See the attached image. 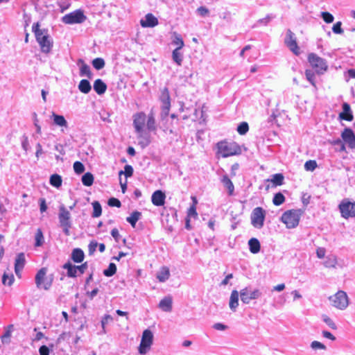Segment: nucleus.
<instances>
[{"instance_id":"obj_1","label":"nucleus","mask_w":355,"mask_h":355,"mask_svg":"<svg viewBox=\"0 0 355 355\" xmlns=\"http://www.w3.org/2000/svg\"><path fill=\"white\" fill-rule=\"evenodd\" d=\"M217 153L223 157H227L241 153V147L234 141L223 140L216 144Z\"/></svg>"},{"instance_id":"obj_2","label":"nucleus","mask_w":355,"mask_h":355,"mask_svg":"<svg viewBox=\"0 0 355 355\" xmlns=\"http://www.w3.org/2000/svg\"><path fill=\"white\" fill-rule=\"evenodd\" d=\"M304 210L290 209L286 211L281 217V221L285 224L288 229L296 227L300 222V217L303 215Z\"/></svg>"},{"instance_id":"obj_3","label":"nucleus","mask_w":355,"mask_h":355,"mask_svg":"<svg viewBox=\"0 0 355 355\" xmlns=\"http://www.w3.org/2000/svg\"><path fill=\"white\" fill-rule=\"evenodd\" d=\"M35 40L40 47L42 53L44 54L51 53L53 46V40L49 34L48 29L43 28V34H37Z\"/></svg>"},{"instance_id":"obj_4","label":"nucleus","mask_w":355,"mask_h":355,"mask_svg":"<svg viewBox=\"0 0 355 355\" xmlns=\"http://www.w3.org/2000/svg\"><path fill=\"white\" fill-rule=\"evenodd\" d=\"M87 19V16L81 9H77L69 12L61 18L62 23L65 24H82Z\"/></svg>"},{"instance_id":"obj_5","label":"nucleus","mask_w":355,"mask_h":355,"mask_svg":"<svg viewBox=\"0 0 355 355\" xmlns=\"http://www.w3.org/2000/svg\"><path fill=\"white\" fill-rule=\"evenodd\" d=\"M308 61L317 73L322 74L328 69L326 61L313 53L308 55Z\"/></svg>"},{"instance_id":"obj_6","label":"nucleus","mask_w":355,"mask_h":355,"mask_svg":"<svg viewBox=\"0 0 355 355\" xmlns=\"http://www.w3.org/2000/svg\"><path fill=\"white\" fill-rule=\"evenodd\" d=\"M159 99L162 103L161 118L164 119L168 116L171 108V96L168 87H165L161 89Z\"/></svg>"},{"instance_id":"obj_7","label":"nucleus","mask_w":355,"mask_h":355,"mask_svg":"<svg viewBox=\"0 0 355 355\" xmlns=\"http://www.w3.org/2000/svg\"><path fill=\"white\" fill-rule=\"evenodd\" d=\"M266 216V210L257 207L254 208L250 214V223L252 225L257 229H261L263 227Z\"/></svg>"},{"instance_id":"obj_8","label":"nucleus","mask_w":355,"mask_h":355,"mask_svg":"<svg viewBox=\"0 0 355 355\" xmlns=\"http://www.w3.org/2000/svg\"><path fill=\"white\" fill-rule=\"evenodd\" d=\"M341 216L345 219L355 217V202L344 198L338 205Z\"/></svg>"},{"instance_id":"obj_9","label":"nucleus","mask_w":355,"mask_h":355,"mask_svg":"<svg viewBox=\"0 0 355 355\" xmlns=\"http://www.w3.org/2000/svg\"><path fill=\"white\" fill-rule=\"evenodd\" d=\"M333 306L338 309L343 310L349 304V299L347 293L343 291H338L334 295L329 297Z\"/></svg>"},{"instance_id":"obj_10","label":"nucleus","mask_w":355,"mask_h":355,"mask_svg":"<svg viewBox=\"0 0 355 355\" xmlns=\"http://www.w3.org/2000/svg\"><path fill=\"white\" fill-rule=\"evenodd\" d=\"M46 268H42L37 272L35 277V282L38 288H44V290H49L51 287L53 283V278H49L46 276Z\"/></svg>"},{"instance_id":"obj_11","label":"nucleus","mask_w":355,"mask_h":355,"mask_svg":"<svg viewBox=\"0 0 355 355\" xmlns=\"http://www.w3.org/2000/svg\"><path fill=\"white\" fill-rule=\"evenodd\" d=\"M153 342V334L150 329H145L142 333L141 343L138 351L140 354H146L150 349Z\"/></svg>"},{"instance_id":"obj_12","label":"nucleus","mask_w":355,"mask_h":355,"mask_svg":"<svg viewBox=\"0 0 355 355\" xmlns=\"http://www.w3.org/2000/svg\"><path fill=\"white\" fill-rule=\"evenodd\" d=\"M284 43L295 55L300 54V49L297 45L296 37L290 29L286 31Z\"/></svg>"},{"instance_id":"obj_13","label":"nucleus","mask_w":355,"mask_h":355,"mask_svg":"<svg viewBox=\"0 0 355 355\" xmlns=\"http://www.w3.org/2000/svg\"><path fill=\"white\" fill-rule=\"evenodd\" d=\"M133 126L136 133L144 132L146 115L144 112H139L133 114Z\"/></svg>"},{"instance_id":"obj_14","label":"nucleus","mask_w":355,"mask_h":355,"mask_svg":"<svg viewBox=\"0 0 355 355\" xmlns=\"http://www.w3.org/2000/svg\"><path fill=\"white\" fill-rule=\"evenodd\" d=\"M341 137L350 148H355V135L352 129L345 128L341 134Z\"/></svg>"},{"instance_id":"obj_15","label":"nucleus","mask_w":355,"mask_h":355,"mask_svg":"<svg viewBox=\"0 0 355 355\" xmlns=\"http://www.w3.org/2000/svg\"><path fill=\"white\" fill-rule=\"evenodd\" d=\"M166 195L162 190H157L154 191L151 196L152 203L157 207H160L164 205Z\"/></svg>"},{"instance_id":"obj_16","label":"nucleus","mask_w":355,"mask_h":355,"mask_svg":"<svg viewBox=\"0 0 355 355\" xmlns=\"http://www.w3.org/2000/svg\"><path fill=\"white\" fill-rule=\"evenodd\" d=\"M159 24L158 19L152 13H148L144 19L140 21V24L144 28H153Z\"/></svg>"},{"instance_id":"obj_17","label":"nucleus","mask_w":355,"mask_h":355,"mask_svg":"<svg viewBox=\"0 0 355 355\" xmlns=\"http://www.w3.org/2000/svg\"><path fill=\"white\" fill-rule=\"evenodd\" d=\"M339 119L347 121H352L354 119L350 105L347 103L343 104V111L339 114Z\"/></svg>"},{"instance_id":"obj_18","label":"nucleus","mask_w":355,"mask_h":355,"mask_svg":"<svg viewBox=\"0 0 355 355\" xmlns=\"http://www.w3.org/2000/svg\"><path fill=\"white\" fill-rule=\"evenodd\" d=\"M71 214L64 205L60 207L58 218L60 225L71 223L70 221Z\"/></svg>"},{"instance_id":"obj_19","label":"nucleus","mask_w":355,"mask_h":355,"mask_svg":"<svg viewBox=\"0 0 355 355\" xmlns=\"http://www.w3.org/2000/svg\"><path fill=\"white\" fill-rule=\"evenodd\" d=\"M78 65L80 66V76H86L89 79H92L93 77V73L91 71L90 67L88 64L85 63L83 59H79L78 60Z\"/></svg>"},{"instance_id":"obj_20","label":"nucleus","mask_w":355,"mask_h":355,"mask_svg":"<svg viewBox=\"0 0 355 355\" xmlns=\"http://www.w3.org/2000/svg\"><path fill=\"white\" fill-rule=\"evenodd\" d=\"M51 119L53 120V123L54 125L61 128H68V123L65 119L64 116L52 112Z\"/></svg>"},{"instance_id":"obj_21","label":"nucleus","mask_w":355,"mask_h":355,"mask_svg":"<svg viewBox=\"0 0 355 355\" xmlns=\"http://www.w3.org/2000/svg\"><path fill=\"white\" fill-rule=\"evenodd\" d=\"M173 300L171 296H166L159 303L158 307L165 312H171L172 310Z\"/></svg>"},{"instance_id":"obj_22","label":"nucleus","mask_w":355,"mask_h":355,"mask_svg":"<svg viewBox=\"0 0 355 355\" xmlns=\"http://www.w3.org/2000/svg\"><path fill=\"white\" fill-rule=\"evenodd\" d=\"M71 259L75 263H82L85 259V253L80 248H74L71 254Z\"/></svg>"},{"instance_id":"obj_23","label":"nucleus","mask_w":355,"mask_h":355,"mask_svg":"<svg viewBox=\"0 0 355 355\" xmlns=\"http://www.w3.org/2000/svg\"><path fill=\"white\" fill-rule=\"evenodd\" d=\"M239 294L236 290L232 291L230 298V308L232 311H235L239 306Z\"/></svg>"},{"instance_id":"obj_24","label":"nucleus","mask_w":355,"mask_h":355,"mask_svg":"<svg viewBox=\"0 0 355 355\" xmlns=\"http://www.w3.org/2000/svg\"><path fill=\"white\" fill-rule=\"evenodd\" d=\"M93 87L94 90L98 95H102L106 92L107 85L101 79L98 78L94 81Z\"/></svg>"},{"instance_id":"obj_25","label":"nucleus","mask_w":355,"mask_h":355,"mask_svg":"<svg viewBox=\"0 0 355 355\" xmlns=\"http://www.w3.org/2000/svg\"><path fill=\"white\" fill-rule=\"evenodd\" d=\"M170 277V271L168 267L163 266L159 271L157 272L156 277L159 282H165Z\"/></svg>"},{"instance_id":"obj_26","label":"nucleus","mask_w":355,"mask_h":355,"mask_svg":"<svg viewBox=\"0 0 355 355\" xmlns=\"http://www.w3.org/2000/svg\"><path fill=\"white\" fill-rule=\"evenodd\" d=\"M62 268L67 270V275L68 277L75 278L77 277V270L76 269V265H73L70 261L65 263Z\"/></svg>"},{"instance_id":"obj_27","label":"nucleus","mask_w":355,"mask_h":355,"mask_svg":"<svg viewBox=\"0 0 355 355\" xmlns=\"http://www.w3.org/2000/svg\"><path fill=\"white\" fill-rule=\"evenodd\" d=\"M249 250L252 254H257L261 250L259 241L256 238H252L248 241Z\"/></svg>"},{"instance_id":"obj_28","label":"nucleus","mask_w":355,"mask_h":355,"mask_svg":"<svg viewBox=\"0 0 355 355\" xmlns=\"http://www.w3.org/2000/svg\"><path fill=\"white\" fill-rule=\"evenodd\" d=\"M137 138L139 139H140L139 141V145L142 148L147 147L150 143V136L148 135V134L145 132H142L141 133H137Z\"/></svg>"},{"instance_id":"obj_29","label":"nucleus","mask_w":355,"mask_h":355,"mask_svg":"<svg viewBox=\"0 0 355 355\" xmlns=\"http://www.w3.org/2000/svg\"><path fill=\"white\" fill-rule=\"evenodd\" d=\"M221 182L223 186L227 189L228 194L230 196L233 195L234 187L229 177L227 175H223L221 179Z\"/></svg>"},{"instance_id":"obj_30","label":"nucleus","mask_w":355,"mask_h":355,"mask_svg":"<svg viewBox=\"0 0 355 355\" xmlns=\"http://www.w3.org/2000/svg\"><path fill=\"white\" fill-rule=\"evenodd\" d=\"M181 50L182 49H175L172 52V59L178 66L182 65L184 58V55Z\"/></svg>"},{"instance_id":"obj_31","label":"nucleus","mask_w":355,"mask_h":355,"mask_svg":"<svg viewBox=\"0 0 355 355\" xmlns=\"http://www.w3.org/2000/svg\"><path fill=\"white\" fill-rule=\"evenodd\" d=\"M141 213L139 211H134L130 216L126 218V221L130 224L132 227H135L137 222L141 218Z\"/></svg>"},{"instance_id":"obj_32","label":"nucleus","mask_w":355,"mask_h":355,"mask_svg":"<svg viewBox=\"0 0 355 355\" xmlns=\"http://www.w3.org/2000/svg\"><path fill=\"white\" fill-rule=\"evenodd\" d=\"M284 175L282 173H276L272 176L270 180H267L272 184V187L281 186L284 183Z\"/></svg>"},{"instance_id":"obj_33","label":"nucleus","mask_w":355,"mask_h":355,"mask_svg":"<svg viewBox=\"0 0 355 355\" xmlns=\"http://www.w3.org/2000/svg\"><path fill=\"white\" fill-rule=\"evenodd\" d=\"M49 183L52 187L59 189L62 183V177L57 173L53 174L50 176Z\"/></svg>"},{"instance_id":"obj_34","label":"nucleus","mask_w":355,"mask_h":355,"mask_svg":"<svg viewBox=\"0 0 355 355\" xmlns=\"http://www.w3.org/2000/svg\"><path fill=\"white\" fill-rule=\"evenodd\" d=\"M25 264L26 258L24 253L20 252L17 254L15 261V268H16L17 270H18V268L24 269Z\"/></svg>"},{"instance_id":"obj_35","label":"nucleus","mask_w":355,"mask_h":355,"mask_svg":"<svg viewBox=\"0 0 355 355\" xmlns=\"http://www.w3.org/2000/svg\"><path fill=\"white\" fill-rule=\"evenodd\" d=\"M78 89L83 94H88L92 89L89 81L86 79L81 80L78 84Z\"/></svg>"},{"instance_id":"obj_36","label":"nucleus","mask_w":355,"mask_h":355,"mask_svg":"<svg viewBox=\"0 0 355 355\" xmlns=\"http://www.w3.org/2000/svg\"><path fill=\"white\" fill-rule=\"evenodd\" d=\"M44 243V237L43 232L40 228L37 230V232L35 235V247H40L43 245Z\"/></svg>"},{"instance_id":"obj_37","label":"nucleus","mask_w":355,"mask_h":355,"mask_svg":"<svg viewBox=\"0 0 355 355\" xmlns=\"http://www.w3.org/2000/svg\"><path fill=\"white\" fill-rule=\"evenodd\" d=\"M82 183L84 186L90 187L94 183V175L89 173H85L81 178Z\"/></svg>"},{"instance_id":"obj_38","label":"nucleus","mask_w":355,"mask_h":355,"mask_svg":"<svg viewBox=\"0 0 355 355\" xmlns=\"http://www.w3.org/2000/svg\"><path fill=\"white\" fill-rule=\"evenodd\" d=\"M93 212L92 216L93 218H98L102 214V207L98 201H94L92 202Z\"/></svg>"},{"instance_id":"obj_39","label":"nucleus","mask_w":355,"mask_h":355,"mask_svg":"<svg viewBox=\"0 0 355 355\" xmlns=\"http://www.w3.org/2000/svg\"><path fill=\"white\" fill-rule=\"evenodd\" d=\"M173 40H172V44L176 45L177 48L179 49H182L184 46V42L181 37V35L177 33H173Z\"/></svg>"},{"instance_id":"obj_40","label":"nucleus","mask_w":355,"mask_h":355,"mask_svg":"<svg viewBox=\"0 0 355 355\" xmlns=\"http://www.w3.org/2000/svg\"><path fill=\"white\" fill-rule=\"evenodd\" d=\"M116 264L114 263H110L107 268L103 270V275L107 277H112L116 274Z\"/></svg>"},{"instance_id":"obj_41","label":"nucleus","mask_w":355,"mask_h":355,"mask_svg":"<svg viewBox=\"0 0 355 355\" xmlns=\"http://www.w3.org/2000/svg\"><path fill=\"white\" fill-rule=\"evenodd\" d=\"M146 128L148 132H154L157 131V125L155 119H146Z\"/></svg>"},{"instance_id":"obj_42","label":"nucleus","mask_w":355,"mask_h":355,"mask_svg":"<svg viewBox=\"0 0 355 355\" xmlns=\"http://www.w3.org/2000/svg\"><path fill=\"white\" fill-rule=\"evenodd\" d=\"M285 200L286 198L284 196L281 192H279L274 196L272 199V203L275 206H279L285 202Z\"/></svg>"},{"instance_id":"obj_43","label":"nucleus","mask_w":355,"mask_h":355,"mask_svg":"<svg viewBox=\"0 0 355 355\" xmlns=\"http://www.w3.org/2000/svg\"><path fill=\"white\" fill-rule=\"evenodd\" d=\"M92 66L96 70L102 69L105 64V60L101 58H96L92 62Z\"/></svg>"},{"instance_id":"obj_44","label":"nucleus","mask_w":355,"mask_h":355,"mask_svg":"<svg viewBox=\"0 0 355 355\" xmlns=\"http://www.w3.org/2000/svg\"><path fill=\"white\" fill-rule=\"evenodd\" d=\"M134 172V169L131 165L126 164L124 166V171H120L119 173V176H121L122 174H124L125 178H130L132 176Z\"/></svg>"},{"instance_id":"obj_45","label":"nucleus","mask_w":355,"mask_h":355,"mask_svg":"<svg viewBox=\"0 0 355 355\" xmlns=\"http://www.w3.org/2000/svg\"><path fill=\"white\" fill-rule=\"evenodd\" d=\"M324 264L327 268H334L337 264V259L334 255H329L327 257Z\"/></svg>"},{"instance_id":"obj_46","label":"nucleus","mask_w":355,"mask_h":355,"mask_svg":"<svg viewBox=\"0 0 355 355\" xmlns=\"http://www.w3.org/2000/svg\"><path fill=\"white\" fill-rule=\"evenodd\" d=\"M15 280L14 275L12 274L8 275L4 272L2 276V283L4 285L11 286Z\"/></svg>"},{"instance_id":"obj_47","label":"nucleus","mask_w":355,"mask_h":355,"mask_svg":"<svg viewBox=\"0 0 355 355\" xmlns=\"http://www.w3.org/2000/svg\"><path fill=\"white\" fill-rule=\"evenodd\" d=\"M73 167L74 172L78 175L82 174L85 169L84 164L79 161L75 162L73 163Z\"/></svg>"},{"instance_id":"obj_48","label":"nucleus","mask_w":355,"mask_h":355,"mask_svg":"<svg viewBox=\"0 0 355 355\" xmlns=\"http://www.w3.org/2000/svg\"><path fill=\"white\" fill-rule=\"evenodd\" d=\"M261 295L260 291L258 289L251 292L249 295L245 293V303H248L247 300H254L258 298Z\"/></svg>"},{"instance_id":"obj_49","label":"nucleus","mask_w":355,"mask_h":355,"mask_svg":"<svg viewBox=\"0 0 355 355\" xmlns=\"http://www.w3.org/2000/svg\"><path fill=\"white\" fill-rule=\"evenodd\" d=\"M324 322L332 329H336L337 326L335 322L327 315H322Z\"/></svg>"},{"instance_id":"obj_50","label":"nucleus","mask_w":355,"mask_h":355,"mask_svg":"<svg viewBox=\"0 0 355 355\" xmlns=\"http://www.w3.org/2000/svg\"><path fill=\"white\" fill-rule=\"evenodd\" d=\"M317 167V163L315 160H309L305 162L304 168L306 171H313Z\"/></svg>"},{"instance_id":"obj_51","label":"nucleus","mask_w":355,"mask_h":355,"mask_svg":"<svg viewBox=\"0 0 355 355\" xmlns=\"http://www.w3.org/2000/svg\"><path fill=\"white\" fill-rule=\"evenodd\" d=\"M305 75L306 79L311 83V85L315 86L314 73L310 69H306L305 71Z\"/></svg>"},{"instance_id":"obj_52","label":"nucleus","mask_w":355,"mask_h":355,"mask_svg":"<svg viewBox=\"0 0 355 355\" xmlns=\"http://www.w3.org/2000/svg\"><path fill=\"white\" fill-rule=\"evenodd\" d=\"M107 204L110 207H121V201L116 198L112 197L108 199Z\"/></svg>"},{"instance_id":"obj_53","label":"nucleus","mask_w":355,"mask_h":355,"mask_svg":"<svg viewBox=\"0 0 355 355\" xmlns=\"http://www.w3.org/2000/svg\"><path fill=\"white\" fill-rule=\"evenodd\" d=\"M40 22H35L33 24L32 26V31L33 32L35 37H36L37 34H43V28L41 29L40 28Z\"/></svg>"},{"instance_id":"obj_54","label":"nucleus","mask_w":355,"mask_h":355,"mask_svg":"<svg viewBox=\"0 0 355 355\" xmlns=\"http://www.w3.org/2000/svg\"><path fill=\"white\" fill-rule=\"evenodd\" d=\"M322 17L323 20L327 24H330L334 21V16L328 12H322Z\"/></svg>"},{"instance_id":"obj_55","label":"nucleus","mask_w":355,"mask_h":355,"mask_svg":"<svg viewBox=\"0 0 355 355\" xmlns=\"http://www.w3.org/2000/svg\"><path fill=\"white\" fill-rule=\"evenodd\" d=\"M197 216L198 214L196 212V206L195 205V204H193L192 205L190 206L189 209H188L187 216L189 218H196L197 217Z\"/></svg>"},{"instance_id":"obj_56","label":"nucleus","mask_w":355,"mask_h":355,"mask_svg":"<svg viewBox=\"0 0 355 355\" xmlns=\"http://www.w3.org/2000/svg\"><path fill=\"white\" fill-rule=\"evenodd\" d=\"M342 23L340 21H338L334 24L332 27V31L336 34H341L343 33V31L341 28Z\"/></svg>"},{"instance_id":"obj_57","label":"nucleus","mask_w":355,"mask_h":355,"mask_svg":"<svg viewBox=\"0 0 355 355\" xmlns=\"http://www.w3.org/2000/svg\"><path fill=\"white\" fill-rule=\"evenodd\" d=\"M97 246H98L97 241H96L94 240L91 241L88 245L89 254H92L96 251Z\"/></svg>"},{"instance_id":"obj_58","label":"nucleus","mask_w":355,"mask_h":355,"mask_svg":"<svg viewBox=\"0 0 355 355\" xmlns=\"http://www.w3.org/2000/svg\"><path fill=\"white\" fill-rule=\"evenodd\" d=\"M112 318L110 315H105L104 317L102 318L101 322V327L103 328V332H105V325L108 323L110 320H112Z\"/></svg>"},{"instance_id":"obj_59","label":"nucleus","mask_w":355,"mask_h":355,"mask_svg":"<svg viewBox=\"0 0 355 355\" xmlns=\"http://www.w3.org/2000/svg\"><path fill=\"white\" fill-rule=\"evenodd\" d=\"M209 11L205 6H200L197 9V13L201 17H205L209 14Z\"/></svg>"},{"instance_id":"obj_60","label":"nucleus","mask_w":355,"mask_h":355,"mask_svg":"<svg viewBox=\"0 0 355 355\" xmlns=\"http://www.w3.org/2000/svg\"><path fill=\"white\" fill-rule=\"evenodd\" d=\"M23 19L24 21V28H27L31 22V15L30 14L24 12Z\"/></svg>"},{"instance_id":"obj_61","label":"nucleus","mask_w":355,"mask_h":355,"mask_svg":"<svg viewBox=\"0 0 355 355\" xmlns=\"http://www.w3.org/2000/svg\"><path fill=\"white\" fill-rule=\"evenodd\" d=\"M40 210L42 213L45 212L47 210V205L44 198H40L39 200Z\"/></svg>"},{"instance_id":"obj_62","label":"nucleus","mask_w":355,"mask_h":355,"mask_svg":"<svg viewBox=\"0 0 355 355\" xmlns=\"http://www.w3.org/2000/svg\"><path fill=\"white\" fill-rule=\"evenodd\" d=\"M87 267V263L85 262L84 263H82L80 266H76V269L77 270V272H78L80 275H82L85 272Z\"/></svg>"},{"instance_id":"obj_63","label":"nucleus","mask_w":355,"mask_h":355,"mask_svg":"<svg viewBox=\"0 0 355 355\" xmlns=\"http://www.w3.org/2000/svg\"><path fill=\"white\" fill-rule=\"evenodd\" d=\"M311 347L314 349H326V347L322 343H321L320 342H318V341H313L311 343Z\"/></svg>"},{"instance_id":"obj_64","label":"nucleus","mask_w":355,"mask_h":355,"mask_svg":"<svg viewBox=\"0 0 355 355\" xmlns=\"http://www.w3.org/2000/svg\"><path fill=\"white\" fill-rule=\"evenodd\" d=\"M39 353L40 355H49L50 350L46 345H44L39 348Z\"/></svg>"}]
</instances>
